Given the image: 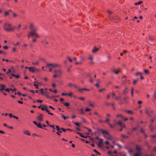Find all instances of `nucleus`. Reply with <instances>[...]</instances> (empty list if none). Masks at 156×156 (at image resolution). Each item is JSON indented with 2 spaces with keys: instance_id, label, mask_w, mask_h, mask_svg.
<instances>
[{
  "instance_id": "1",
  "label": "nucleus",
  "mask_w": 156,
  "mask_h": 156,
  "mask_svg": "<svg viewBox=\"0 0 156 156\" xmlns=\"http://www.w3.org/2000/svg\"><path fill=\"white\" fill-rule=\"evenodd\" d=\"M29 28L31 30L30 32V34L31 36H35L37 37H39V36L37 33V31L38 30V28L37 27H34L33 24L31 23Z\"/></svg>"
},
{
  "instance_id": "2",
  "label": "nucleus",
  "mask_w": 156,
  "mask_h": 156,
  "mask_svg": "<svg viewBox=\"0 0 156 156\" xmlns=\"http://www.w3.org/2000/svg\"><path fill=\"white\" fill-rule=\"evenodd\" d=\"M108 17L111 20L115 23H117L120 20L119 17L114 14L109 15Z\"/></svg>"
},
{
  "instance_id": "3",
  "label": "nucleus",
  "mask_w": 156,
  "mask_h": 156,
  "mask_svg": "<svg viewBox=\"0 0 156 156\" xmlns=\"http://www.w3.org/2000/svg\"><path fill=\"white\" fill-rule=\"evenodd\" d=\"M49 66H51L53 68H55L58 67V65L57 64H53L52 63H47L46 67H49Z\"/></svg>"
},
{
  "instance_id": "4",
  "label": "nucleus",
  "mask_w": 156,
  "mask_h": 156,
  "mask_svg": "<svg viewBox=\"0 0 156 156\" xmlns=\"http://www.w3.org/2000/svg\"><path fill=\"white\" fill-rule=\"evenodd\" d=\"M43 115L40 114L39 115L37 116V119L40 121H43Z\"/></svg>"
},
{
  "instance_id": "5",
  "label": "nucleus",
  "mask_w": 156,
  "mask_h": 156,
  "mask_svg": "<svg viewBox=\"0 0 156 156\" xmlns=\"http://www.w3.org/2000/svg\"><path fill=\"white\" fill-rule=\"evenodd\" d=\"M28 69H29V71L32 72H35V71L37 70V69L34 67H29L28 68Z\"/></svg>"
},
{
  "instance_id": "6",
  "label": "nucleus",
  "mask_w": 156,
  "mask_h": 156,
  "mask_svg": "<svg viewBox=\"0 0 156 156\" xmlns=\"http://www.w3.org/2000/svg\"><path fill=\"white\" fill-rule=\"evenodd\" d=\"M146 113L149 116H151V115L150 113V109H148L147 108H146L145 109Z\"/></svg>"
},
{
  "instance_id": "7",
  "label": "nucleus",
  "mask_w": 156,
  "mask_h": 156,
  "mask_svg": "<svg viewBox=\"0 0 156 156\" xmlns=\"http://www.w3.org/2000/svg\"><path fill=\"white\" fill-rule=\"evenodd\" d=\"M103 140L102 139H100V141L98 143V146L99 147H101V145L102 144L103 142Z\"/></svg>"
},
{
  "instance_id": "8",
  "label": "nucleus",
  "mask_w": 156,
  "mask_h": 156,
  "mask_svg": "<svg viewBox=\"0 0 156 156\" xmlns=\"http://www.w3.org/2000/svg\"><path fill=\"white\" fill-rule=\"evenodd\" d=\"M68 86L69 87H73L76 88H77V86L75 84H73L71 83H69L68 84Z\"/></svg>"
},
{
  "instance_id": "9",
  "label": "nucleus",
  "mask_w": 156,
  "mask_h": 156,
  "mask_svg": "<svg viewBox=\"0 0 156 156\" xmlns=\"http://www.w3.org/2000/svg\"><path fill=\"white\" fill-rule=\"evenodd\" d=\"M23 133L24 134L28 136H30L31 135V133L28 130H24L23 131Z\"/></svg>"
},
{
  "instance_id": "10",
  "label": "nucleus",
  "mask_w": 156,
  "mask_h": 156,
  "mask_svg": "<svg viewBox=\"0 0 156 156\" xmlns=\"http://www.w3.org/2000/svg\"><path fill=\"white\" fill-rule=\"evenodd\" d=\"M54 73H57V72L59 73V74H61L62 72L60 69L59 70H54Z\"/></svg>"
},
{
  "instance_id": "11",
  "label": "nucleus",
  "mask_w": 156,
  "mask_h": 156,
  "mask_svg": "<svg viewBox=\"0 0 156 156\" xmlns=\"http://www.w3.org/2000/svg\"><path fill=\"white\" fill-rule=\"evenodd\" d=\"M0 87H1L0 90L2 91L3 90H4V88L6 87V86L4 84L0 85Z\"/></svg>"
},
{
  "instance_id": "12",
  "label": "nucleus",
  "mask_w": 156,
  "mask_h": 156,
  "mask_svg": "<svg viewBox=\"0 0 156 156\" xmlns=\"http://www.w3.org/2000/svg\"><path fill=\"white\" fill-rule=\"evenodd\" d=\"M128 88L127 87H126L124 90H123V94H125L128 93Z\"/></svg>"
},
{
  "instance_id": "13",
  "label": "nucleus",
  "mask_w": 156,
  "mask_h": 156,
  "mask_svg": "<svg viewBox=\"0 0 156 156\" xmlns=\"http://www.w3.org/2000/svg\"><path fill=\"white\" fill-rule=\"evenodd\" d=\"M77 133L79 134L80 135V136L82 137L87 138L88 137L87 136H84V135H83V134L81 133L78 132H77Z\"/></svg>"
},
{
  "instance_id": "14",
  "label": "nucleus",
  "mask_w": 156,
  "mask_h": 156,
  "mask_svg": "<svg viewBox=\"0 0 156 156\" xmlns=\"http://www.w3.org/2000/svg\"><path fill=\"white\" fill-rule=\"evenodd\" d=\"M120 156H126V154L125 153L123 152L122 153H119L118 154Z\"/></svg>"
},
{
  "instance_id": "15",
  "label": "nucleus",
  "mask_w": 156,
  "mask_h": 156,
  "mask_svg": "<svg viewBox=\"0 0 156 156\" xmlns=\"http://www.w3.org/2000/svg\"><path fill=\"white\" fill-rule=\"evenodd\" d=\"M116 117L117 118H120L121 119H123L124 118V116L121 114H119L116 115Z\"/></svg>"
},
{
  "instance_id": "16",
  "label": "nucleus",
  "mask_w": 156,
  "mask_h": 156,
  "mask_svg": "<svg viewBox=\"0 0 156 156\" xmlns=\"http://www.w3.org/2000/svg\"><path fill=\"white\" fill-rule=\"evenodd\" d=\"M88 59L90 60H91V64H92L93 63V56H92V55H90V56L88 58Z\"/></svg>"
},
{
  "instance_id": "17",
  "label": "nucleus",
  "mask_w": 156,
  "mask_h": 156,
  "mask_svg": "<svg viewBox=\"0 0 156 156\" xmlns=\"http://www.w3.org/2000/svg\"><path fill=\"white\" fill-rule=\"evenodd\" d=\"M136 150L138 152H139L140 151V147L138 146V145L136 146Z\"/></svg>"
},
{
  "instance_id": "18",
  "label": "nucleus",
  "mask_w": 156,
  "mask_h": 156,
  "mask_svg": "<svg viewBox=\"0 0 156 156\" xmlns=\"http://www.w3.org/2000/svg\"><path fill=\"white\" fill-rule=\"evenodd\" d=\"M112 71L113 72L115 73V74H118L120 72L119 70V71H117L115 69H112Z\"/></svg>"
},
{
  "instance_id": "19",
  "label": "nucleus",
  "mask_w": 156,
  "mask_h": 156,
  "mask_svg": "<svg viewBox=\"0 0 156 156\" xmlns=\"http://www.w3.org/2000/svg\"><path fill=\"white\" fill-rule=\"evenodd\" d=\"M37 127L38 128H41V129H43V128L42 127V126L41 125V124L40 123H38L37 124Z\"/></svg>"
},
{
  "instance_id": "20",
  "label": "nucleus",
  "mask_w": 156,
  "mask_h": 156,
  "mask_svg": "<svg viewBox=\"0 0 156 156\" xmlns=\"http://www.w3.org/2000/svg\"><path fill=\"white\" fill-rule=\"evenodd\" d=\"M98 48H97L96 47H95V48L92 51L93 53H94L97 51H98Z\"/></svg>"
},
{
  "instance_id": "21",
  "label": "nucleus",
  "mask_w": 156,
  "mask_h": 156,
  "mask_svg": "<svg viewBox=\"0 0 156 156\" xmlns=\"http://www.w3.org/2000/svg\"><path fill=\"white\" fill-rule=\"evenodd\" d=\"M101 133L103 134H108V132L105 130H101Z\"/></svg>"
},
{
  "instance_id": "22",
  "label": "nucleus",
  "mask_w": 156,
  "mask_h": 156,
  "mask_svg": "<svg viewBox=\"0 0 156 156\" xmlns=\"http://www.w3.org/2000/svg\"><path fill=\"white\" fill-rule=\"evenodd\" d=\"M11 74L13 76L17 78H19L20 77L19 75H15L12 73H11Z\"/></svg>"
},
{
  "instance_id": "23",
  "label": "nucleus",
  "mask_w": 156,
  "mask_h": 156,
  "mask_svg": "<svg viewBox=\"0 0 156 156\" xmlns=\"http://www.w3.org/2000/svg\"><path fill=\"white\" fill-rule=\"evenodd\" d=\"M67 130H70L71 129H66L63 128H61L60 129V130H62V131H63L64 132H66Z\"/></svg>"
},
{
  "instance_id": "24",
  "label": "nucleus",
  "mask_w": 156,
  "mask_h": 156,
  "mask_svg": "<svg viewBox=\"0 0 156 156\" xmlns=\"http://www.w3.org/2000/svg\"><path fill=\"white\" fill-rule=\"evenodd\" d=\"M116 123L118 125L120 126L121 125H122V123L121 121H118Z\"/></svg>"
},
{
  "instance_id": "25",
  "label": "nucleus",
  "mask_w": 156,
  "mask_h": 156,
  "mask_svg": "<svg viewBox=\"0 0 156 156\" xmlns=\"http://www.w3.org/2000/svg\"><path fill=\"white\" fill-rule=\"evenodd\" d=\"M149 128H150L151 130V131H152L153 130V128L152 127V124H151L149 126Z\"/></svg>"
},
{
  "instance_id": "26",
  "label": "nucleus",
  "mask_w": 156,
  "mask_h": 156,
  "mask_svg": "<svg viewBox=\"0 0 156 156\" xmlns=\"http://www.w3.org/2000/svg\"><path fill=\"white\" fill-rule=\"evenodd\" d=\"M43 106L45 108V111L46 112L48 113V112H49V110L47 109V107L45 105H43Z\"/></svg>"
},
{
  "instance_id": "27",
  "label": "nucleus",
  "mask_w": 156,
  "mask_h": 156,
  "mask_svg": "<svg viewBox=\"0 0 156 156\" xmlns=\"http://www.w3.org/2000/svg\"><path fill=\"white\" fill-rule=\"evenodd\" d=\"M128 98L127 97H125L123 98V100L125 101V103H127V100L128 99Z\"/></svg>"
},
{
  "instance_id": "28",
  "label": "nucleus",
  "mask_w": 156,
  "mask_h": 156,
  "mask_svg": "<svg viewBox=\"0 0 156 156\" xmlns=\"http://www.w3.org/2000/svg\"><path fill=\"white\" fill-rule=\"evenodd\" d=\"M133 88H132L131 89V94L132 97H133Z\"/></svg>"
},
{
  "instance_id": "29",
  "label": "nucleus",
  "mask_w": 156,
  "mask_h": 156,
  "mask_svg": "<svg viewBox=\"0 0 156 156\" xmlns=\"http://www.w3.org/2000/svg\"><path fill=\"white\" fill-rule=\"evenodd\" d=\"M39 90L41 91V94H44V90L43 88L40 89Z\"/></svg>"
},
{
  "instance_id": "30",
  "label": "nucleus",
  "mask_w": 156,
  "mask_h": 156,
  "mask_svg": "<svg viewBox=\"0 0 156 156\" xmlns=\"http://www.w3.org/2000/svg\"><path fill=\"white\" fill-rule=\"evenodd\" d=\"M121 97L120 96H119L118 97H116V96L115 97V99L116 100H117L118 99H119V100H121Z\"/></svg>"
},
{
  "instance_id": "31",
  "label": "nucleus",
  "mask_w": 156,
  "mask_h": 156,
  "mask_svg": "<svg viewBox=\"0 0 156 156\" xmlns=\"http://www.w3.org/2000/svg\"><path fill=\"white\" fill-rule=\"evenodd\" d=\"M64 105L66 106H69V104L68 102L64 103Z\"/></svg>"
},
{
  "instance_id": "32",
  "label": "nucleus",
  "mask_w": 156,
  "mask_h": 156,
  "mask_svg": "<svg viewBox=\"0 0 156 156\" xmlns=\"http://www.w3.org/2000/svg\"><path fill=\"white\" fill-rule=\"evenodd\" d=\"M110 120L108 119H106V120L105 121V122L107 123L108 124L110 123L109 122V121Z\"/></svg>"
},
{
  "instance_id": "33",
  "label": "nucleus",
  "mask_w": 156,
  "mask_h": 156,
  "mask_svg": "<svg viewBox=\"0 0 156 156\" xmlns=\"http://www.w3.org/2000/svg\"><path fill=\"white\" fill-rule=\"evenodd\" d=\"M62 117L64 120H66V119L69 118L68 117H66L63 115H62Z\"/></svg>"
},
{
  "instance_id": "34",
  "label": "nucleus",
  "mask_w": 156,
  "mask_h": 156,
  "mask_svg": "<svg viewBox=\"0 0 156 156\" xmlns=\"http://www.w3.org/2000/svg\"><path fill=\"white\" fill-rule=\"evenodd\" d=\"M122 128H125L126 127V125L125 124L122 123V125L120 126Z\"/></svg>"
},
{
  "instance_id": "35",
  "label": "nucleus",
  "mask_w": 156,
  "mask_h": 156,
  "mask_svg": "<svg viewBox=\"0 0 156 156\" xmlns=\"http://www.w3.org/2000/svg\"><path fill=\"white\" fill-rule=\"evenodd\" d=\"M121 136L123 138H128L129 137L128 136H126L124 135H122Z\"/></svg>"
},
{
  "instance_id": "36",
  "label": "nucleus",
  "mask_w": 156,
  "mask_h": 156,
  "mask_svg": "<svg viewBox=\"0 0 156 156\" xmlns=\"http://www.w3.org/2000/svg\"><path fill=\"white\" fill-rule=\"evenodd\" d=\"M155 119V118H153L151 119V124H152V123L153 122H154V121Z\"/></svg>"
},
{
  "instance_id": "37",
  "label": "nucleus",
  "mask_w": 156,
  "mask_h": 156,
  "mask_svg": "<svg viewBox=\"0 0 156 156\" xmlns=\"http://www.w3.org/2000/svg\"><path fill=\"white\" fill-rule=\"evenodd\" d=\"M78 90L80 92L82 93L83 92V88L81 89L79 88L78 89Z\"/></svg>"
},
{
  "instance_id": "38",
  "label": "nucleus",
  "mask_w": 156,
  "mask_h": 156,
  "mask_svg": "<svg viewBox=\"0 0 156 156\" xmlns=\"http://www.w3.org/2000/svg\"><path fill=\"white\" fill-rule=\"evenodd\" d=\"M34 85L35 87L37 89H38L39 88H38V85L36 84H35V83H34Z\"/></svg>"
},
{
  "instance_id": "39",
  "label": "nucleus",
  "mask_w": 156,
  "mask_h": 156,
  "mask_svg": "<svg viewBox=\"0 0 156 156\" xmlns=\"http://www.w3.org/2000/svg\"><path fill=\"white\" fill-rule=\"evenodd\" d=\"M140 132L141 133H143V134L145 133L144 130L142 128L141 129Z\"/></svg>"
},
{
  "instance_id": "40",
  "label": "nucleus",
  "mask_w": 156,
  "mask_h": 156,
  "mask_svg": "<svg viewBox=\"0 0 156 156\" xmlns=\"http://www.w3.org/2000/svg\"><path fill=\"white\" fill-rule=\"evenodd\" d=\"M125 111L126 112H127L128 113H131V114L133 113V112L132 111H131L125 110Z\"/></svg>"
},
{
  "instance_id": "41",
  "label": "nucleus",
  "mask_w": 156,
  "mask_h": 156,
  "mask_svg": "<svg viewBox=\"0 0 156 156\" xmlns=\"http://www.w3.org/2000/svg\"><path fill=\"white\" fill-rule=\"evenodd\" d=\"M9 15V12H5V16H8Z\"/></svg>"
},
{
  "instance_id": "42",
  "label": "nucleus",
  "mask_w": 156,
  "mask_h": 156,
  "mask_svg": "<svg viewBox=\"0 0 156 156\" xmlns=\"http://www.w3.org/2000/svg\"><path fill=\"white\" fill-rule=\"evenodd\" d=\"M144 72L146 73L147 74L148 73V70L146 69H144Z\"/></svg>"
},
{
  "instance_id": "43",
  "label": "nucleus",
  "mask_w": 156,
  "mask_h": 156,
  "mask_svg": "<svg viewBox=\"0 0 156 156\" xmlns=\"http://www.w3.org/2000/svg\"><path fill=\"white\" fill-rule=\"evenodd\" d=\"M106 139L108 140H111L112 139L111 136H109L106 138Z\"/></svg>"
},
{
  "instance_id": "44",
  "label": "nucleus",
  "mask_w": 156,
  "mask_h": 156,
  "mask_svg": "<svg viewBox=\"0 0 156 156\" xmlns=\"http://www.w3.org/2000/svg\"><path fill=\"white\" fill-rule=\"evenodd\" d=\"M89 105L92 107H94V105L93 104H92L90 103H89Z\"/></svg>"
},
{
  "instance_id": "45",
  "label": "nucleus",
  "mask_w": 156,
  "mask_h": 156,
  "mask_svg": "<svg viewBox=\"0 0 156 156\" xmlns=\"http://www.w3.org/2000/svg\"><path fill=\"white\" fill-rule=\"evenodd\" d=\"M85 111L86 112L90 111H91V109H89V108H87L85 109Z\"/></svg>"
},
{
  "instance_id": "46",
  "label": "nucleus",
  "mask_w": 156,
  "mask_h": 156,
  "mask_svg": "<svg viewBox=\"0 0 156 156\" xmlns=\"http://www.w3.org/2000/svg\"><path fill=\"white\" fill-rule=\"evenodd\" d=\"M108 125L111 128H113L115 127V126H114V125H112L110 123H109Z\"/></svg>"
},
{
  "instance_id": "47",
  "label": "nucleus",
  "mask_w": 156,
  "mask_h": 156,
  "mask_svg": "<svg viewBox=\"0 0 156 156\" xmlns=\"http://www.w3.org/2000/svg\"><path fill=\"white\" fill-rule=\"evenodd\" d=\"M80 113L82 114H84V112L83 111V109L82 108L80 109Z\"/></svg>"
},
{
  "instance_id": "48",
  "label": "nucleus",
  "mask_w": 156,
  "mask_h": 156,
  "mask_svg": "<svg viewBox=\"0 0 156 156\" xmlns=\"http://www.w3.org/2000/svg\"><path fill=\"white\" fill-rule=\"evenodd\" d=\"M32 64L33 65H37L38 64V63L37 62H32Z\"/></svg>"
},
{
  "instance_id": "49",
  "label": "nucleus",
  "mask_w": 156,
  "mask_h": 156,
  "mask_svg": "<svg viewBox=\"0 0 156 156\" xmlns=\"http://www.w3.org/2000/svg\"><path fill=\"white\" fill-rule=\"evenodd\" d=\"M94 151L95 152V153H97L98 154L100 155L101 154L99 153L95 149H94Z\"/></svg>"
},
{
  "instance_id": "50",
  "label": "nucleus",
  "mask_w": 156,
  "mask_h": 156,
  "mask_svg": "<svg viewBox=\"0 0 156 156\" xmlns=\"http://www.w3.org/2000/svg\"><path fill=\"white\" fill-rule=\"evenodd\" d=\"M138 81V79L134 80L133 81V84H135Z\"/></svg>"
},
{
  "instance_id": "51",
  "label": "nucleus",
  "mask_w": 156,
  "mask_h": 156,
  "mask_svg": "<svg viewBox=\"0 0 156 156\" xmlns=\"http://www.w3.org/2000/svg\"><path fill=\"white\" fill-rule=\"evenodd\" d=\"M143 2L142 1H140L137 2V4H138V5H140L141 4L143 3Z\"/></svg>"
},
{
  "instance_id": "52",
  "label": "nucleus",
  "mask_w": 156,
  "mask_h": 156,
  "mask_svg": "<svg viewBox=\"0 0 156 156\" xmlns=\"http://www.w3.org/2000/svg\"><path fill=\"white\" fill-rule=\"evenodd\" d=\"M138 74H140V75H142V73L140 72H137L135 74V75L136 76H137Z\"/></svg>"
},
{
  "instance_id": "53",
  "label": "nucleus",
  "mask_w": 156,
  "mask_h": 156,
  "mask_svg": "<svg viewBox=\"0 0 156 156\" xmlns=\"http://www.w3.org/2000/svg\"><path fill=\"white\" fill-rule=\"evenodd\" d=\"M138 129V127H133L132 129V130L133 131H134Z\"/></svg>"
},
{
  "instance_id": "54",
  "label": "nucleus",
  "mask_w": 156,
  "mask_h": 156,
  "mask_svg": "<svg viewBox=\"0 0 156 156\" xmlns=\"http://www.w3.org/2000/svg\"><path fill=\"white\" fill-rule=\"evenodd\" d=\"M12 72V71H11V69H8V72L7 73H6V74H9V73H11Z\"/></svg>"
},
{
  "instance_id": "55",
  "label": "nucleus",
  "mask_w": 156,
  "mask_h": 156,
  "mask_svg": "<svg viewBox=\"0 0 156 156\" xmlns=\"http://www.w3.org/2000/svg\"><path fill=\"white\" fill-rule=\"evenodd\" d=\"M79 99L81 100H85V98L83 97H80Z\"/></svg>"
},
{
  "instance_id": "56",
  "label": "nucleus",
  "mask_w": 156,
  "mask_h": 156,
  "mask_svg": "<svg viewBox=\"0 0 156 156\" xmlns=\"http://www.w3.org/2000/svg\"><path fill=\"white\" fill-rule=\"evenodd\" d=\"M73 94L72 93H67V95L69 96L70 97L72 96Z\"/></svg>"
},
{
  "instance_id": "57",
  "label": "nucleus",
  "mask_w": 156,
  "mask_h": 156,
  "mask_svg": "<svg viewBox=\"0 0 156 156\" xmlns=\"http://www.w3.org/2000/svg\"><path fill=\"white\" fill-rule=\"evenodd\" d=\"M37 102L40 103H41L43 101L42 100H37Z\"/></svg>"
},
{
  "instance_id": "58",
  "label": "nucleus",
  "mask_w": 156,
  "mask_h": 156,
  "mask_svg": "<svg viewBox=\"0 0 156 156\" xmlns=\"http://www.w3.org/2000/svg\"><path fill=\"white\" fill-rule=\"evenodd\" d=\"M105 90V89L104 88H102V89H100L99 90V91L100 92H101L103 90Z\"/></svg>"
},
{
  "instance_id": "59",
  "label": "nucleus",
  "mask_w": 156,
  "mask_h": 156,
  "mask_svg": "<svg viewBox=\"0 0 156 156\" xmlns=\"http://www.w3.org/2000/svg\"><path fill=\"white\" fill-rule=\"evenodd\" d=\"M74 123L76 126H80V124L78 122H75V123Z\"/></svg>"
},
{
  "instance_id": "60",
  "label": "nucleus",
  "mask_w": 156,
  "mask_h": 156,
  "mask_svg": "<svg viewBox=\"0 0 156 156\" xmlns=\"http://www.w3.org/2000/svg\"><path fill=\"white\" fill-rule=\"evenodd\" d=\"M133 150L132 149H129L128 150V152L129 153H131L132 152H133Z\"/></svg>"
},
{
  "instance_id": "61",
  "label": "nucleus",
  "mask_w": 156,
  "mask_h": 156,
  "mask_svg": "<svg viewBox=\"0 0 156 156\" xmlns=\"http://www.w3.org/2000/svg\"><path fill=\"white\" fill-rule=\"evenodd\" d=\"M82 63L81 62H75V64H82Z\"/></svg>"
},
{
  "instance_id": "62",
  "label": "nucleus",
  "mask_w": 156,
  "mask_h": 156,
  "mask_svg": "<svg viewBox=\"0 0 156 156\" xmlns=\"http://www.w3.org/2000/svg\"><path fill=\"white\" fill-rule=\"evenodd\" d=\"M55 127L58 130H59L60 129V128H59V126H55Z\"/></svg>"
},
{
  "instance_id": "63",
  "label": "nucleus",
  "mask_w": 156,
  "mask_h": 156,
  "mask_svg": "<svg viewBox=\"0 0 156 156\" xmlns=\"http://www.w3.org/2000/svg\"><path fill=\"white\" fill-rule=\"evenodd\" d=\"M10 90V88H6L5 89V90L6 91H8V92H9V90Z\"/></svg>"
},
{
  "instance_id": "64",
  "label": "nucleus",
  "mask_w": 156,
  "mask_h": 156,
  "mask_svg": "<svg viewBox=\"0 0 156 156\" xmlns=\"http://www.w3.org/2000/svg\"><path fill=\"white\" fill-rule=\"evenodd\" d=\"M67 58L69 60V61L70 62H72V60L71 58H70L69 57H68Z\"/></svg>"
}]
</instances>
